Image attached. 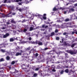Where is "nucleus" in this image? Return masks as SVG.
Segmentation results:
<instances>
[{"label": "nucleus", "instance_id": "obj_14", "mask_svg": "<svg viewBox=\"0 0 77 77\" xmlns=\"http://www.w3.org/2000/svg\"><path fill=\"white\" fill-rule=\"evenodd\" d=\"M53 53H54V51H51L49 53V54H53Z\"/></svg>", "mask_w": 77, "mask_h": 77}, {"label": "nucleus", "instance_id": "obj_50", "mask_svg": "<svg viewBox=\"0 0 77 77\" xmlns=\"http://www.w3.org/2000/svg\"><path fill=\"white\" fill-rule=\"evenodd\" d=\"M66 35V32H64L63 33V35Z\"/></svg>", "mask_w": 77, "mask_h": 77}, {"label": "nucleus", "instance_id": "obj_45", "mask_svg": "<svg viewBox=\"0 0 77 77\" xmlns=\"http://www.w3.org/2000/svg\"><path fill=\"white\" fill-rule=\"evenodd\" d=\"M74 6H75V7L76 6H77V3H76L74 5Z\"/></svg>", "mask_w": 77, "mask_h": 77}, {"label": "nucleus", "instance_id": "obj_34", "mask_svg": "<svg viewBox=\"0 0 77 77\" xmlns=\"http://www.w3.org/2000/svg\"><path fill=\"white\" fill-rule=\"evenodd\" d=\"M48 48H45L44 49V50H48Z\"/></svg>", "mask_w": 77, "mask_h": 77}, {"label": "nucleus", "instance_id": "obj_32", "mask_svg": "<svg viewBox=\"0 0 77 77\" xmlns=\"http://www.w3.org/2000/svg\"><path fill=\"white\" fill-rule=\"evenodd\" d=\"M59 39L60 38L59 37H57L56 38V40H59Z\"/></svg>", "mask_w": 77, "mask_h": 77}, {"label": "nucleus", "instance_id": "obj_33", "mask_svg": "<svg viewBox=\"0 0 77 77\" xmlns=\"http://www.w3.org/2000/svg\"><path fill=\"white\" fill-rule=\"evenodd\" d=\"M52 68H55V66H54V65H53L52 66Z\"/></svg>", "mask_w": 77, "mask_h": 77}, {"label": "nucleus", "instance_id": "obj_54", "mask_svg": "<svg viewBox=\"0 0 77 77\" xmlns=\"http://www.w3.org/2000/svg\"><path fill=\"white\" fill-rule=\"evenodd\" d=\"M44 17H45V16H46L47 15V14H43Z\"/></svg>", "mask_w": 77, "mask_h": 77}, {"label": "nucleus", "instance_id": "obj_18", "mask_svg": "<svg viewBox=\"0 0 77 77\" xmlns=\"http://www.w3.org/2000/svg\"><path fill=\"white\" fill-rule=\"evenodd\" d=\"M14 38H11L10 39V42H13V41H14Z\"/></svg>", "mask_w": 77, "mask_h": 77}, {"label": "nucleus", "instance_id": "obj_22", "mask_svg": "<svg viewBox=\"0 0 77 77\" xmlns=\"http://www.w3.org/2000/svg\"><path fill=\"white\" fill-rule=\"evenodd\" d=\"M75 43H74L71 46V47H72V48H73L74 47V45H75Z\"/></svg>", "mask_w": 77, "mask_h": 77}, {"label": "nucleus", "instance_id": "obj_6", "mask_svg": "<svg viewBox=\"0 0 77 77\" xmlns=\"http://www.w3.org/2000/svg\"><path fill=\"white\" fill-rule=\"evenodd\" d=\"M37 44H38L39 45H42L43 44L42 43L39 41H37Z\"/></svg>", "mask_w": 77, "mask_h": 77}, {"label": "nucleus", "instance_id": "obj_30", "mask_svg": "<svg viewBox=\"0 0 77 77\" xmlns=\"http://www.w3.org/2000/svg\"><path fill=\"white\" fill-rule=\"evenodd\" d=\"M57 9H56V8H53V10L54 11H56L57 10Z\"/></svg>", "mask_w": 77, "mask_h": 77}, {"label": "nucleus", "instance_id": "obj_20", "mask_svg": "<svg viewBox=\"0 0 77 77\" xmlns=\"http://www.w3.org/2000/svg\"><path fill=\"white\" fill-rule=\"evenodd\" d=\"M69 21V18H67L65 20V21H66V22Z\"/></svg>", "mask_w": 77, "mask_h": 77}, {"label": "nucleus", "instance_id": "obj_31", "mask_svg": "<svg viewBox=\"0 0 77 77\" xmlns=\"http://www.w3.org/2000/svg\"><path fill=\"white\" fill-rule=\"evenodd\" d=\"M35 70V71H38V70H39V68L38 67L36 68Z\"/></svg>", "mask_w": 77, "mask_h": 77}, {"label": "nucleus", "instance_id": "obj_19", "mask_svg": "<svg viewBox=\"0 0 77 77\" xmlns=\"http://www.w3.org/2000/svg\"><path fill=\"white\" fill-rule=\"evenodd\" d=\"M5 60L3 58H2L1 59H0V62H3Z\"/></svg>", "mask_w": 77, "mask_h": 77}, {"label": "nucleus", "instance_id": "obj_16", "mask_svg": "<svg viewBox=\"0 0 77 77\" xmlns=\"http://www.w3.org/2000/svg\"><path fill=\"white\" fill-rule=\"evenodd\" d=\"M70 10L71 11H72V12H74V11H75V10L73 8H70Z\"/></svg>", "mask_w": 77, "mask_h": 77}, {"label": "nucleus", "instance_id": "obj_5", "mask_svg": "<svg viewBox=\"0 0 77 77\" xmlns=\"http://www.w3.org/2000/svg\"><path fill=\"white\" fill-rule=\"evenodd\" d=\"M9 33H6L5 35H3V38H7L8 36H9Z\"/></svg>", "mask_w": 77, "mask_h": 77}, {"label": "nucleus", "instance_id": "obj_9", "mask_svg": "<svg viewBox=\"0 0 77 77\" xmlns=\"http://www.w3.org/2000/svg\"><path fill=\"white\" fill-rule=\"evenodd\" d=\"M21 54H22L21 53L17 52L15 54V56H20V55L21 56Z\"/></svg>", "mask_w": 77, "mask_h": 77}, {"label": "nucleus", "instance_id": "obj_25", "mask_svg": "<svg viewBox=\"0 0 77 77\" xmlns=\"http://www.w3.org/2000/svg\"><path fill=\"white\" fill-rule=\"evenodd\" d=\"M38 53H36L35 55V57H38Z\"/></svg>", "mask_w": 77, "mask_h": 77}, {"label": "nucleus", "instance_id": "obj_40", "mask_svg": "<svg viewBox=\"0 0 77 77\" xmlns=\"http://www.w3.org/2000/svg\"><path fill=\"white\" fill-rule=\"evenodd\" d=\"M18 4L19 5H22V4H21V3L19 2L18 3Z\"/></svg>", "mask_w": 77, "mask_h": 77}, {"label": "nucleus", "instance_id": "obj_17", "mask_svg": "<svg viewBox=\"0 0 77 77\" xmlns=\"http://www.w3.org/2000/svg\"><path fill=\"white\" fill-rule=\"evenodd\" d=\"M11 13H12V12L10 11V12L9 14H8L7 15H6V17H10V16H9V15H10V14H11Z\"/></svg>", "mask_w": 77, "mask_h": 77}, {"label": "nucleus", "instance_id": "obj_27", "mask_svg": "<svg viewBox=\"0 0 77 77\" xmlns=\"http://www.w3.org/2000/svg\"><path fill=\"white\" fill-rule=\"evenodd\" d=\"M71 61H75V59H74V58H72L71 59Z\"/></svg>", "mask_w": 77, "mask_h": 77}, {"label": "nucleus", "instance_id": "obj_7", "mask_svg": "<svg viewBox=\"0 0 77 77\" xmlns=\"http://www.w3.org/2000/svg\"><path fill=\"white\" fill-rule=\"evenodd\" d=\"M9 9L11 11L14 10V5H12V6H10L9 7Z\"/></svg>", "mask_w": 77, "mask_h": 77}, {"label": "nucleus", "instance_id": "obj_60", "mask_svg": "<svg viewBox=\"0 0 77 77\" xmlns=\"http://www.w3.org/2000/svg\"><path fill=\"white\" fill-rule=\"evenodd\" d=\"M47 42L46 43V44H45V46H47Z\"/></svg>", "mask_w": 77, "mask_h": 77}, {"label": "nucleus", "instance_id": "obj_3", "mask_svg": "<svg viewBox=\"0 0 77 77\" xmlns=\"http://www.w3.org/2000/svg\"><path fill=\"white\" fill-rule=\"evenodd\" d=\"M37 29V27H36V26H35L32 25V26L30 27L29 29V30L30 31H32L33 30H35V29Z\"/></svg>", "mask_w": 77, "mask_h": 77}, {"label": "nucleus", "instance_id": "obj_63", "mask_svg": "<svg viewBox=\"0 0 77 77\" xmlns=\"http://www.w3.org/2000/svg\"><path fill=\"white\" fill-rule=\"evenodd\" d=\"M46 23V24H50L49 22H48V23Z\"/></svg>", "mask_w": 77, "mask_h": 77}, {"label": "nucleus", "instance_id": "obj_1", "mask_svg": "<svg viewBox=\"0 0 77 77\" xmlns=\"http://www.w3.org/2000/svg\"><path fill=\"white\" fill-rule=\"evenodd\" d=\"M37 17H38L39 18H40L42 20V17L44 20H46L47 19V17L45 16H43L42 15H41L39 14H37Z\"/></svg>", "mask_w": 77, "mask_h": 77}, {"label": "nucleus", "instance_id": "obj_35", "mask_svg": "<svg viewBox=\"0 0 77 77\" xmlns=\"http://www.w3.org/2000/svg\"><path fill=\"white\" fill-rule=\"evenodd\" d=\"M55 33H57V32H58V30L56 29L55 31Z\"/></svg>", "mask_w": 77, "mask_h": 77}, {"label": "nucleus", "instance_id": "obj_58", "mask_svg": "<svg viewBox=\"0 0 77 77\" xmlns=\"http://www.w3.org/2000/svg\"><path fill=\"white\" fill-rule=\"evenodd\" d=\"M67 12L66 11H64V14H66V13Z\"/></svg>", "mask_w": 77, "mask_h": 77}, {"label": "nucleus", "instance_id": "obj_48", "mask_svg": "<svg viewBox=\"0 0 77 77\" xmlns=\"http://www.w3.org/2000/svg\"><path fill=\"white\" fill-rule=\"evenodd\" d=\"M2 17H5V14H2Z\"/></svg>", "mask_w": 77, "mask_h": 77}, {"label": "nucleus", "instance_id": "obj_52", "mask_svg": "<svg viewBox=\"0 0 77 77\" xmlns=\"http://www.w3.org/2000/svg\"><path fill=\"white\" fill-rule=\"evenodd\" d=\"M72 32V34L73 35H74V34L75 33V32Z\"/></svg>", "mask_w": 77, "mask_h": 77}, {"label": "nucleus", "instance_id": "obj_38", "mask_svg": "<svg viewBox=\"0 0 77 77\" xmlns=\"http://www.w3.org/2000/svg\"><path fill=\"white\" fill-rule=\"evenodd\" d=\"M63 45H66V42H65L63 43Z\"/></svg>", "mask_w": 77, "mask_h": 77}, {"label": "nucleus", "instance_id": "obj_61", "mask_svg": "<svg viewBox=\"0 0 77 77\" xmlns=\"http://www.w3.org/2000/svg\"><path fill=\"white\" fill-rule=\"evenodd\" d=\"M30 48V47H29L28 48H27V49L29 50Z\"/></svg>", "mask_w": 77, "mask_h": 77}, {"label": "nucleus", "instance_id": "obj_56", "mask_svg": "<svg viewBox=\"0 0 77 77\" xmlns=\"http://www.w3.org/2000/svg\"><path fill=\"white\" fill-rule=\"evenodd\" d=\"M24 55H26V56H27V55H28V54L27 53H25L24 54Z\"/></svg>", "mask_w": 77, "mask_h": 77}, {"label": "nucleus", "instance_id": "obj_59", "mask_svg": "<svg viewBox=\"0 0 77 77\" xmlns=\"http://www.w3.org/2000/svg\"><path fill=\"white\" fill-rule=\"evenodd\" d=\"M68 24H69V23H66V25H68Z\"/></svg>", "mask_w": 77, "mask_h": 77}, {"label": "nucleus", "instance_id": "obj_43", "mask_svg": "<svg viewBox=\"0 0 77 77\" xmlns=\"http://www.w3.org/2000/svg\"><path fill=\"white\" fill-rule=\"evenodd\" d=\"M23 43H27V41H23Z\"/></svg>", "mask_w": 77, "mask_h": 77}, {"label": "nucleus", "instance_id": "obj_23", "mask_svg": "<svg viewBox=\"0 0 77 77\" xmlns=\"http://www.w3.org/2000/svg\"><path fill=\"white\" fill-rule=\"evenodd\" d=\"M54 32H53L51 34V36H53V35H54Z\"/></svg>", "mask_w": 77, "mask_h": 77}, {"label": "nucleus", "instance_id": "obj_41", "mask_svg": "<svg viewBox=\"0 0 77 77\" xmlns=\"http://www.w3.org/2000/svg\"><path fill=\"white\" fill-rule=\"evenodd\" d=\"M4 3H7V0H5L4 1Z\"/></svg>", "mask_w": 77, "mask_h": 77}, {"label": "nucleus", "instance_id": "obj_39", "mask_svg": "<svg viewBox=\"0 0 77 77\" xmlns=\"http://www.w3.org/2000/svg\"><path fill=\"white\" fill-rule=\"evenodd\" d=\"M27 29H24V32H26V31H27Z\"/></svg>", "mask_w": 77, "mask_h": 77}, {"label": "nucleus", "instance_id": "obj_36", "mask_svg": "<svg viewBox=\"0 0 77 77\" xmlns=\"http://www.w3.org/2000/svg\"><path fill=\"white\" fill-rule=\"evenodd\" d=\"M61 33H58L56 35H58V36H59V35H61Z\"/></svg>", "mask_w": 77, "mask_h": 77}, {"label": "nucleus", "instance_id": "obj_42", "mask_svg": "<svg viewBox=\"0 0 77 77\" xmlns=\"http://www.w3.org/2000/svg\"><path fill=\"white\" fill-rule=\"evenodd\" d=\"M52 71H54V72H56V70L54 69H52Z\"/></svg>", "mask_w": 77, "mask_h": 77}, {"label": "nucleus", "instance_id": "obj_24", "mask_svg": "<svg viewBox=\"0 0 77 77\" xmlns=\"http://www.w3.org/2000/svg\"><path fill=\"white\" fill-rule=\"evenodd\" d=\"M6 27H1L0 28L1 29H2V30H4L5 29H6Z\"/></svg>", "mask_w": 77, "mask_h": 77}, {"label": "nucleus", "instance_id": "obj_57", "mask_svg": "<svg viewBox=\"0 0 77 77\" xmlns=\"http://www.w3.org/2000/svg\"><path fill=\"white\" fill-rule=\"evenodd\" d=\"M48 26H46L45 27V28H48Z\"/></svg>", "mask_w": 77, "mask_h": 77}, {"label": "nucleus", "instance_id": "obj_44", "mask_svg": "<svg viewBox=\"0 0 77 77\" xmlns=\"http://www.w3.org/2000/svg\"><path fill=\"white\" fill-rule=\"evenodd\" d=\"M63 42V38L62 39V42L60 41V42Z\"/></svg>", "mask_w": 77, "mask_h": 77}, {"label": "nucleus", "instance_id": "obj_47", "mask_svg": "<svg viewBox=\"0 0 77 77\" xmlns=\"http://www.w3.org/2000/svg\"><path fill=\"white\" fill-rule=\"evenodd\" d=\"M29 41H31V40H32V38H31V37H29Z\"/></svg>", "mask_w": 77, "mask_h": 77}, {"label": "nucleus", "instance_id": "obj_37", "mask_svg": "<svg viewBox=\"0 0 77 77\" xmlns=\"http://www.w3.org/2000/svg\"><path fill=\"white\" fill-rule=\"evenodd\" d=\"M19 10V11H20V12H21V11H23L22 9H21V8H20Z\"/></svg>", "mask_w": 77, "mask_h": 77}, {"label": "nucleus", "instance_id": "obj_21", "mask_svg": "<svg viewBox=\"0 0 77 77\" xmlns=\"http://www.w3.org/2000/svg\"><path fill=\"white\" fill-rule=\"evenodd\" d=\"M10 59V57H9V56H8L7 57L6 59L7 60H9Z\"/></svg>", "mask_w": 77, "mask_h": 77}, {"label": "nucleus", "instance_id": "obj_28", "mask_svg": "<svg viewBox=\"0 0 77 77\" xmlns=\"http://www.w3.org/2000/svg\"><path fill=\"white\" fill-rule=\"evenodd\" d=\"M15 63V61H13L11 62V64H12V65H14V64Z\"/></svg>", "mask_w": 77, "mask_h": 77}, {"label": "nucleus", "instance_id": "obj_51", "mask_svg": "<svg viewBox=\"0 0 77 77\" xmlns=\"http://www.w3.org/2000/svg\"><path fill=\"white\" fill-rule=\"evenodd\" d=\"M6 24H7L8 25L10 24V23L7 22L6 23Z\"/></svg>", "mask_w": 77, "mask_h": 77}, {"label": "nucleus", "instance_id": "obj_12", "mask_svg": "<svg viewBox=\"0 0 77 77\" xmlns=\"http://www.w3.org/2000/svg\"><path fill=\"white\" fill-rule=\"evenodd\" d=\"M15 2H21L23 0H14Z\"/></svg>", "mask_w": 77, "mask_h": 77}, {"label": "nucleus", "instance_id": "obj_64", "mask_svg": "<svg viewBox=\"0 0 77 77\" xmlns=\"http://www.w3.org/2000/svg\"><path fill=\"white\" fill-rule=\"evenodd\" d=\"M75 33L76 34V35H77V31L75 32Z\"/></svg>", "mask_w": 77, "mask_h": 77}, {"label": "nucleus", "instance_id": "obj_53", "mask_svg": "<svg viewBox=\"0 0 77 77\" xmlns=\"http://www.w3.org/2000/svg\"><path fill=\"white\" fill-rule=\"evenodd\" d=\"M16 14L15 13H12V15H15Z\"/></svg>", "mask_w": 77, "mask_h": 77}, {"label": "nucleus", "instance_id": "obj_49", "mask_svg": "<svg viewBox=\"0 0 77 77\" xmlns=\"http://www.w3.org/2000/svg\"><path fill=\"white\" fill-rule=\"evenodd\" d=\"M45 27V25H42V27L43 28H44Z\"/></svg>", "mask_w": 77, "mask_h": 77}, {"label": "nucleus", "instance_id": "obj_46", "mask_svg": "<svg viewBox=\"0 0 77 77\" xmlns=\"http://www.w3.org/2000/svg\"><path fill=\"white\" fill-rule=\"evenodd\" d=\"M30 34V33L29 32H26V35H29Z\"/></svg>", "mask_w": 77, "mask_h": 77}, {"label": "nucleus", "instance_id": "obj_10", "mask_svg": "<svg viewBox=\"0 0 77 77\" xmlns=\"http://www.w3.org/2000/svg\"><path fill=\"white\" fill-rule=\"evenodd\" d=\"M47 75H48V73L45 74V73H44L42 75V76L43 77H44L45 76H47Z\"/></svg>", "mask_w": 77, "mask_h": 77}, {"label": "nucleus", "instance_id": "obj_26", "mask_svg": "<svg viewBox=\"0 0 77 77\" xmlns=\"http://www.w3.org/2000/svg\"><path fill=\"white\" fill-rule=\"evenodd\" d=\"M33 76L34 77H36V76H37V74L36 73H35L34 74Z\"/></svg>", "mask_w": 77, "mask_h": 77}, {"label": "nucleus", "instance_id": "obj_8", "mask_svg": "<svg viewBox=\"0 0 77 77\" xmlns=\"http://www.w3.org/2000/svg\"><path fill=\"white\" fill-rule=\"evenodd\" d=\"M1 52H2V53H5V52H7L8 53H9V52L6 51V49H1Z\"/></svg>", "mask_w": 77, "mask_h": 77}, {"label": "nucleus", "instance_id": "obj_62", "mask_svg": "<svg viewBox=\"0 0 77 77\" xmlns=\"http://www.w3.org/2000/svg\"><path fill=\"white\" fill-rule=\"evenodd\" d=\"M65 68H68V66H65Z\"/></svg>", "mask_w": 77, "mask_h": 77}, {"label": "nucleus", "instance_id": "obj_15", "mask_svg": "<svg viewBox=\"0 0 77 77\" xmlns=\"http://www.w3.org/2000/svg\"><path fill=\"white\" fill-rule=\"evenodd\" d=\"M65 72H66V73H68L69 72V70L68 69H67L65 70Z\"/></svg>", "mask_w": 77, "mask_h": 77}, {"label": "nucleus", "instance_id": "obj_13", "mask_svg": "<svg viewBox=\"0 0 77 77\" xmlns=\"http://www.w3.org/2000/svg\"><path fill=\"white\" fill-rule=\"evenodd\" d=\"M31 44H37V41H36L35 42H31Z\"/></svg>", "mask_w": 77, "mask_h": 77}, {"label": "nucleus", "instance_id": "obj_2", "mask_svg": "<svg viewBox=\"0 0 77 77\" xmlns=\"http://www.w3.org/2000/svg\"><path fill=\"white\" fill-rule=\"evenodd\" d=\"M67 51L71 54H75L76 53V51H75L68 50Z\"/></svg>", "mask_w": 77, "mask_h": 77}, {"label": "nucleus", "instance_id": "obj_4", "mask_svg": "<svg viewBox=\"0 0 77 77\" xmlns=\"http://www.w3.org/2000/svg\"><path fill=\"white\" fill-rule=\"evenodd\" d=\"M63 20H64L63 17H62V18L60 19H58L57 21L59 23H60L61 22H62V21H63Z\"/></svg>", "mask_w": 77, "mask_h": 77}, {"label": "nucleus", "instance_id": "obj_29", "mask_svg": "<svg viewBox=\"0 0 77 77\" xmlns=\"http://www.w3.org/2000/svg\"><path fill=\"white\" fill-rule=\"evenodd\" d=\"M63 72H64V71L63 70H62L61 72H60V74H63Z\"/></svg>", "mask_w": 77, "mask_h": 77}, {"label": "nucleus", "instance_id": "obj_55", "mask_svg": "<svg viewBox=\"0 0 77 77\" xmlns=\"http://www.w3.org/2000/svg\"><path fill=\"white\" fill-rule=\"evenodd\" d=\"M41 30L42 31H44V30H45V29H41Z\"/></svg>", "mask_w": 77, "mask_h": 77}, {"label": "nucleus", "instance_id": "obj_11", "mask_svg": "<svg viewBox=\"0 0 77 77\" xmlns=\"http://www.w3.org/2000/svg\"><path fill=\"white\" fill-rule=\"evenodd\" d=\"M11 22L12 23H14V24H16V22H15V21H14V19L11 20Z\"/></svg>", "mask_w": 77, "mask_h": 77}]
</instances>
